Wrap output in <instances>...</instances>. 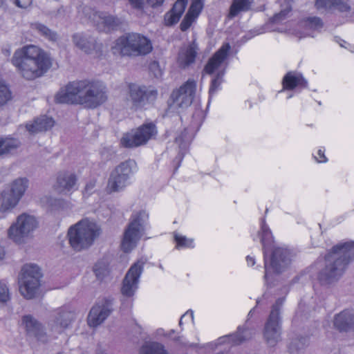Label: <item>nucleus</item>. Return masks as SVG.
Returning a JSON list of instances; mask_svg holds the SVG:
<instances>
[{"mask_svg":"<svg viewBox=\"0 0 354 354\" xmlns=\"http://www.w3.org/2000/svg\"><path fill=\"white\" fill-rule=\"evenodd\" d=\"M74 45L86 54H91L97 48V42L93 37L84 32H76L72 35Z\"/></svg>","mask_w":354,"mask_h":354,"instance_id":"nucleus-25","label":"nucleus"},{"mask_svg":"<svg viewBox=\"0 0 354 354\" xmlns=\"http://www.w3.org/2000/svg\"><path fill=\"white\" fill-rule=\"evenodd\" d=\"M196 55V45L193 42L187 47L185 52L179 53L178 62L183 66H188L195 62Z\"/></svg>","mask_w":354,"mask_h":354,"instance_id":"nucleus-32","label":"nucleus"},{"mask_svg":"<svg viewBox=\"0 0 354 354\" xmlns=\"http://www.w3.org/2000/svg\"><path fill=\"white\" fill-rule=\"evenodd\" d=\"M75 314L66 306L58 308L54 315V324L59 327L62 330L68 328L75 320Z\"/></svg>","mask_w":354,"mask_h":354,"instance_id":"nucleus-27","label":"nucleus"},{"mask_svg":"<svg viewBox=\"0 0 354 354\" xmlns=\"http://www.w3.org/2000/svg\"><path fill=\"white\" fill-rule=\"evenodd\" d=\"M180 338L181 337L180 336L176 337L174 338V341L179 343V344L180 346H182L183 347H185V348H196L197 346L196 344H194V343L189 344L188 342H181Z\"/></svg>","mask_w":354,"mask_h":354,"instance_id":"nucleus-53","label":"nucleus"},{"mask_svg":"<svg viewBox=\"0 0 354 354\" xmlns=\"http://www.w3.org/2000/svg\"><path fill=\"white\" fill-rule=\"evenodd\" d=\"M189 315L192 320L194 319V313L192 310H188L183 315L181 316L180 320H179V326H181L183 325V319Z\"/></svg>","mask_w":354,"mask_h":354,"instance_id":"nucleus-58","label":"nucleus"},{"mask_svg":"<svg viewBox=\"0 0 354 354\" xmlns=\"http://www.w3.org/2000/svg\"><path fill=\"white\" fill-rule=\"evenodd\" d=\"M129 100L132 108L137 110L142 109L147 104L153 102L158 97V91L149 88L145 85L129 83L127 86Z\"/></svg>","mask_w":354,"mask_h":354,"instance_id":"nucleus-13","label":"nucleus"},{"mask_svg":"<svg viewBox=\"0 0 354 354\" xmlns=\"http://www.w3.org/2000/svg\"><path fill=\"white\" fill-rule=\"evenodd\" d=\"M333 325L339 332H348L354 329V312L344 309L334 317Z\"/></svg>","mask_w":354,"mask_h":354,"instance_id":"nucleus-23","label":"nucleus"},{"mask_svg":"<svg viewBox=\"0 0 354 354\" xmlns=\"http://www.w3.org/2000/svg\"><path fill=\"white\" fill-rule=\"evenodd\" d=\"M310 344V336H298L292 338L288 348L291 353L299 352L300 350L304 349L308 346Z\"/></svg>","mask_w":354,"mask_h":354,"instance_id":"nucleus-36","label":"nucleus"},{"mask_svg":"<svg viewBox=\"0 0 354 354\" xmlns=\"http://www.w3.org/2000/svg\"><path fill=\"white\" fill-rule=\"evenodd\" d=\"M140 354H168V353L162 344L151 342L142 346Z\"/></svg>","mask_w":354,"mask_h":354,"instance_id":"nucleus-33","label":"nucleus"},{"mask_svg":"<svg viewBox=\"0 0 354 354\" xmlns=\"http://www.w3.org/2000/svg\"><path fill=\"white\" fill-rule=\"evenodd\" d=\"M287 17L284 16L283 13L281 11L278 13L274 14L272 17L270 18L269 21L271 24H278L284 21Z\"/></svg>","mask_w":354,"mask_h":354,"instance_id":"nucleus-50","label":"nucleus"},{"mask_svg":"<svg viewBox=\"0 0 354 354\" xmlns=\"http://www.w3.org/2000/svg\"><path fill=\"white\" fill-rule=\"evenodd\" d=\"M144 264L143 261H138L131 266L122 280L120 290L122 295L127 297L134 295L138 288L139 278L143 272Z\"/></svg>","mask_w":354,"mask_h":354,"instance_id":"nucleus-15","label":"nucleus"},{"mask_svg":"<svg viewBox=\"0 0 354 354\" xmlns=\"http://www.w3.org/2000/svg\"><path fill=\"white\" fill-rule=\"evenodd\" d=\"M149 221V214L142 209L131 214L121 243L124 252H131L143 235Z\"/></svg>","mask_w":354,"mask_h":354,"instance_id":"nucleus-6","label":"nucleus"},{"mask_svg":"<svg viewBox=\"0 0 354 354\" xmlns=\"http://www.w3.org/2000/svg\"><path fill=\"white\" fill-rule=\"evenodd\" d=\"M149 69L152 72L156 77L161 75V70L160 68L159 62L158 61H152L149 66Z\"/></svg>","mask_w":354,"mask_h":354,"instance_id":"nucleus-49","label":"nucleus"},{"mask_svg":"<svg viewBox=\"0 0 354 354\" xmlns=\"http://www.w3.org/2000/svg\"><path fill=\"white\" fill-rule=\"evenodd\" d=\"M133 8L136 9H142L145 3H147V0H129Z\"/></svg>","mask_w":354,"mask_h":354,"instance_id":"nucleus-52","label":"nucleus"},{"mask_svg":"<svg viewBox=\"0 0 354 354\" xmlns=\"http://www.w3.org/2000/svg\"><path fill=\"white\" fill-rule=\"evenodd\" d=\"M100 234V229L91 222L80 221L71 226L67 237L71 247L76 252L88 249Z\"/></svg>","mask_w":354,"mask_h":354,"instance_id":"nucleus-4","label":"nucleus"},{"mask_svg":"<svg viewBox=\"0 0 354 354\" xmlns=\"http://www.w3.org/2000/svg\"><path fill=\"white\" fill-rule=\"evenodd\" d=\"M29 181L27 178H18L12 181L9 190L2 192L0 197V218L12 210L19 203L28 187Z\"/></svg>","mask_w":354,"mask_h":354,"instance_id":"nucleus-10","label":"nucleus"},{"mask_svg":"<svg viewBox=\"0 0 354 354\" xmlns=\"http://www.w3.org/2000/svg\"><path fill=\"white\" fill-rule=\"evenodd\" d=\"M21 326H24L26 335L34 337L37 342L43 344L48 342V335L44 325L33 315L28 314L21 317Z\"/></svg>","mask_w":354,"mask_h":354,"instance_id":"nucleus-17","label":"nucleus"},{"mask_svg":"<svg viewBox=\"0 0 354 354\" xmlns=\"http://www.w3.org/2000/svg\"><path fill=\"white\" fill-rule=\"evenodd\" d=\"M175 333V330L174 329H171L170 331H169V334H174Z\"/></svg>","mask_w":354,"mask_h":354,"instance_id":"nucleus-63","label":"nucleus"},{"mask_svg":"<svg viewBox=\"0 0 354 354\" xmlns=\"http://www.w3.org/2000/svg\"><path fill=\"white\" fill-rule=\"evenodd\" d=\"M353 261L354 241L333 245L324 256V266L317 272L320 285L328 286L338 281Z\"/></svg>","mask_w":354,"mask_h":354,"instance_id":"nucleus-3","label":"nucleus"},{"mask_svg":"<svg viewBox=\"0 0 354 354\" xmlns=\"http://www.w3.org/2000/svg\"><path fill=\"white\" fill-rule=\"evenodd\" d=\"M6 256V250L5 248L0 245V261H3Z\"/></svg>","mask_w":354,"mask_h":354,"instance_id":"nucleus-60","label":"nucleus"},{"mask_svg":"<svg viewBox=\"0 0 354 354\" xmlns=\"http://www.w3.org/2000/svg\"><path fill=\"white\" fill-rule=\"evenodd\" d=\"M192 139L193 137L187 128H185L176 137L175 142L178 145L180 151L172 161V165L174 167V174H175L180 167L181 162Z\"/></svg>","mask_w":354,"mask_h":354,"instance_id":"nucleus-20","label":"nucleus"},{"mask_svg":"<svg viewBox=\"0 0 354 354\" xmlns=\"http://www.w3.org/2000/svg\"><path fill=\"white\" fill-rule=\"evenodd\" d=\"M15 4L21 8H26L32 4L33 0H13Z\"/></svg>","mask_w":354,"mask_h":354,"instance_id":"nucleus-51","label":"nucleus"},{"mask_svg":"<svg viewBox=\"0 0 354 354\" xmlns=\"http://www.w3.org/2000/svg\"><path fill=\"white\" fill-rule=\"evenodd\" d=\"M337 10L340 12H347L351 10V6L343 0H335L333 10Z\"/></svg>","mask_w":354,"mask_h":354,"instance_id":"nucleus-47","label":"nucleus"},{"mask_svg":"<svg viewBox=\"0 0 354 354\" xmlns=\"http://www.w3.org/2000/svg\"><path fill=\"white\" fill-rule=\"evenodd\" d=\"M37 226L38 222L35 216L21 214L8 228V236L17 244L23 243Z\"/></svg>","mask_w":354,"mask_h":354,"instance_id":"nucleus-11","label":"nucleus"},{"mask_svg":"<svg viewBox=\"0 0 354 354\" xmlns=\"http://www.w3.org/2000/svg\"><path fill=\"white\" fill-rule=\"evenodd\" d=\"M292 6L289 2H286L285 8H282L281 10V12L283 13L284 16L286 17H288L289 14L292 12Z\"/></svg>","mask_w":354,"mask_h":354,"instance_id":"nucleus-56","label":"nucleus"},{"mask_svg":"<svg viewBox=\"0 0 354 354\" xmlns=\"http://www.w3.org/2000/svg\"><path fill=\"white\" fill-rule=\"evenodd\" d=\"M79 104L88 109H95L108 99L106 86L97 80H79Z\"/></svg>","mask_w":354,"mask_h":354,"instance_id":"nucleus-7","label":"nucleus"},{"mask_svg":"<svg viewBox=\"0 0 354 354\" xmlns=\"http://www.w3.org/2000/svg\"><path fill=\"white\" fill-rule=\"evenodd\" d=\"M12 98V93L9 87L0 84V107L6 104Z\"/></svg>","mask_w":354,"mask_h":354,"instance_id":"nucleus-41","label":"nucleus"},{"mask_svg":"<svg viewBox=\"0 0 354 354\" xmlns=\"http://www.w3.org/2000/svg\"><path fill=\"white\" fill-rule=\"evenodd\" d=\"M246 261H247L248 265L251 266H252L255 264L254 257L249 256V255L246 257Z\"/></svg>","mask_w":354,"mask_h":354,"instance_id":"nucleus-59","label":"nucleus"},{"mask_svg":"<svg viewBox=\"0 0 354 354\" xmlns=\"http://www.w3.org/2000/svg\"><path fill=\"white\" fill-rule=\"evenodd\" d=\"M255 308H256V307H254V308H253L252 309H251V310H250V312L248 313V319H249L250 317H252L253 313H254V310H255Z\"/></svg>","mask_w":354,"mask_h":354,"instance_id":"nucleus-62","label":"nucleus"},{"mask_svg":"<svg viewBox=\"0 0 354 354\" xmlns=\"http://www.w3.org/2000/svg\"><path fill=\"white\" fill-rule=\"evenodd\" d=\"M113 48L122 56L131 57L146 55L151 52L153 47L148 37L139 33L128 32L115 40Z\"/></svg>","mask_w":354,"mask_h":354,"instance_id":"nucleus-5","label":"nucleus"},{"mask_svg":"<svg viewBox=\"0 0 354 354\" xmlns=\"http://www.w3.org/2000/svg\"><path fill=\"white\" fill-rule=\"evenodd\" d=\"M54 124L55 121L52 118L42 115L40 118L35 119L32 123L26 124V128L30 133H36L48 131L54 126Z\"/></svg>","mask_w":354,"mask_h":354,"instance_id":"nucleus-29","label":"nucleus"},{"mask_svg":"<svg viewBox=\"0 0 354 354\" xmlns=\"http://www.w3.org/2000/svg\"><path fill=\"white\" fill-rule=\"evenodd\" d=\"M95 187V183L94 181L90 180L86 183V186L84 187V192L88 194H91Z\"/></svg>","mask_w":354,"mask_h":354,"instance_id":"nucleus-54","label":"nucleus"},{"mask_svg":"<svg viewBox=\"0 0 354 354\" xmlns=\"http://www.w3.org/2000/svg\"><path fill=\"white\" fill-rule=\"evenodd\" d=\"M224 75L225 70L219 71L212 80L209 88V97H211L220 88L221 84L223 82Z\"/></svg>","mask_w":354,"mask_h":354,"instance_id":"nucleus-37","label":"nucleus"},{"mask_svg":"<svg viewBox=\"0 0 354 354\" xmlns=\"http://www.w3.org/2000/svg\"><path fill=\"white\" fill-rule=\"evenodd\" d=\"M261 227L258 236L262 245L264 261V280L268 288L276 286V276L283 273L291 263V253L289 250L277 247L274 244L271 230L266 222L265 217L261 218Z\"/></svg>","mask_w":354,"mask_h":354,"instance_id":"nucleus-1","label":"nucleus"},{"mask_svg":"<svg viewBox=\"0 0 354 354\" xmlns=\"http://www.w3.org/2000/svg\"><path fill=\"white\" fill-rule=\"evenodd\" d=\"M317 155L319 156V158L315 157V158L316 159V160L318 162H327L328 159H327V158L326 157V156L324 154V151H323L322 149H319L318 151H317Z\"/></svg>","mask_w":354,"mask_h":354,"instance_id":"nucleus-55","label":"nucleus"},{"mask_svg":"<svg viewBox=\"0 0 354 354\" xmlns=\"http://www.w3.org/2000/svg\"><path fill=\"white\" fill-rule=\"evenodd\" d=\"M95 354H106V352L100 346H98L96 349Z\"/></svg>","mask_w":354,"mask_h":354,"instance_id":"nucleus-61","label":"nucleus"},{"mask_svg":"<svg viewBox=\"0 0 354 354\" xmlns=\"http://www.w3.org/2000/svg\"><path fill=\"white\" fill-rule=\"evenodd\" d=\"M77 182V177L73 172L65 170L58 172L56 178L55 189L59 193L73 191Z\"/></svg>","mask_w":354,"mask_h":354,"instance_id":"nucleus-22","label":"nucleus"},{"mask_svg":"<svg viewBox=\"0 0 354 354\" xmlns=\"http://www.w3.org/2000/svg\"><path fill=\"white\" fill-rule=\"evenodd\" d=\"M306 26L313 30H319L322 28L324 23L321 18L318 17H308L306 19Z\"/></svg>","mask_w":354,"mask_h":354,"instance_id":"nucleus-43","label":"nucleus"},{"mask_svg":"<svg viewBox=\"0 0 354 354\" xmlns=\"http://www.w3.org/2000/svg\"><path fill=\"white\" fill-rule=\"evenodd\" d=\"M32 28L45 39L50 41H57L58 39L57 33L50 29L48 27L41 23H35L32 25Z\"/></svg>","mask_w":354,"mask_h":354,"instance_id":"nucleus-35","label":"nucleus"},{"mask_svg":"<svg viewBox=\"0 0 354 354\" xmlns=\"http://www.w3.org/2000/svg\"><path fill=\"white\" fill-rule=\"evenodd\" d=\"M10 299L9 288L8 286L0 281V304H6Z\"/></svg>","mask_w":354,"mask_h":354,"instance_id":"nucleus-46","label":"nucleus"},{"mask_svg":"<svg viewBox=\"0 0 354 354\" xmlns=\"http://www.w3.org/2000/svg\"><path fill=\"white\" fill-rule=\"evenodd\" d=\"M182 15H183L179 14L175 11H172V10H170L169 11L166 12L164 16L165 25L169 27L174 26L179 21Z\"/></svg>","mask_w":354,"mask_h":354,"instance_id":"nucleus-38","label":"nucleus"},{"mask_svg":"<svg viewBox=\"0 0 354 354\" xmlns=\"http://www.w3.org/2000/svg\"><path fill=\"white\" fill-rule=\"evenodd\" d=\"M245 325L244 326H239L236 333L221 337L218 340L227 338L229 342L233 345H240L244 342L251 339L255 333L254 329L249 328Z\"/></svg>","mask_w":354,"mask_h":354,"instance_id":"nucleus-26","label":"nucleus"},{"mask_svg":"<svg viewBox=\"0 0 354 354\" xmlns=\"http://www.w3.org/2000/svg\"><path fill=\"white\" fill-rule=\"evenodd\" d=\"M21 145L18 138L8 136H0V158H3L12 153Z\"/></svg>","mask_w":354,"mask_h":354,"instance_id":"nucleus-30","label":"nucleus"},{"mask_svg":"<svg viewBox=\"0 0 354 354\" xmlns=\"http://www.w3.org/2000/svg\"><path fill=\"white\" fill-rule=\"evenodd\" d=\"M205 0H192L187 12L198 17L204 7Z\"/></svg>","mask_w":354,"mask_h":354,"instance_id":"nucleus-39","label":"nucleus"},{"mask_svg":"<svg viewBox=\"0 0 354 354\" xmlns=\"http://www.w3.org/2000/svg\"><path fill=\"white\" fill-rule=\"evenodd\" d=\"M335 0H315V7L317 10L324 9L326 10H333Z\"/></svg>","mask_w":354,"mask_h":354,"instance_id":"nucleus-45","label":"nucleus"},{"mask_svg":"<svg viewBox=\"0 0 354 354\" xmlns=\"http://www.w3.org/2000/svg\"><path fill=\"white\" fill-rule=\"evenodd\" d=\"M93 272L96 279L102 281L109 277L111 272V263L108 257H102L97 261L93 266Z\"/></svg>","mask_w":354,"mask_h":354,"instance_id":"nucleus-31","label":"nucleus"},{"mask_svg":"<svg viewBox=\"0 0 354 354\" xmlns=\"http://www.w3.org/2000/svg\"><path fill=\"white\" fill-rule=\"evenodd\" d=\"M197 18L193 16L192 15H190V13L187 12L185 15L184 16L180 24V29L182 32L187 31L192 25L193 22Z\"/></svg>","mask_w":354,"mask_h":354,"instance_id":"nucleus-42","label":"nucleus"},{"mask_svg":"<svg viewBox=\"0 0 354 354\" xmlns=\"http://www.w3.org/2000/svg\"><path fill=\"white\" fill-rule=\"evenodd\" d=\"M113 298L111 297H104L101 305H95L91 309L88 322L92 326H97L111 315L113 312Z\"/></svg>","mask_w":354,"mask_h":354,"instance_id":"nucleus-18","label":"nucleus"},{"mask_svg":"<svg viewBox=\"0 0 354 354\" xmlns=\"http://www.w3.org/2000/svg\"><path fill=\"white\" fill-rule=\"evenodd\" d=\"M283 301V298H278L275 301L264 324L263 330V339L270 347L275 346L281 339V317L280 310Z\"/></svg>","mask_w":354,"mask_h":354,"instance_id":"nucleus-9","label":"nucleus"},{"mask_svg":"<svg viewBox=\"0 0 354 354\" xmlns=\"http://www.w3.org/2000/svg\"><path fill=\"white\" fill-rule=\"evenodd\" d=\"M164 0H147V4L152 8H157L163 4Z\"/></svg>","mask_w":354,"mask_h":354,"instance_id":"nucleus-57","label":"nucleus"},{"mask_svg":"<svg viewBox=\"0 0 354 354\" xmlns=\"http://www.w3.org/2000/svg\"><path fill=\"white\" fill-rule=\"evenodd\" d=\"M217 354H225L224 352H219Z\"/></svg>","mask_w":354,"mask_h":354,"instance_id":"nucleus-64","label":"nucleus"},{"mask_svg":"<svg viewBox=\"0 0 354 354\" xmlns=\"http://www.w3.org/2000/svg\"><path fill=\"white\" fill-rule=\"evenodd\" d=\"M99 18L101 21L100 24L102 26V30L104 32L117 31L122 28V20L117 16L101 12L99 14Z\"/></svg>","mask_w":354,"mask_h":354,"instance_id":"nucleus-28","label":"nucleus"},{"mask_svg":"<svg viewBox=\"0 0 354 354\" xmlns=\"http://www.w3.org/2000/svg\"><path fill=\"white\" fill-rule=\"evenodd\" d=\"M196 93V84L194 81H187L178 89L174 90L171 99L178 108L185 109L191 106Z\"/></svg>","mask_w":354,"mask_h":354,"instance_id":"nucleus-16","label":"nucleus"},{"mask_svg":"<svg viewBox=\"0 0 354 354\" xmlns=\"http://www.w3.org/2000/svg\"><path fill=\"white\" fill-rule=\"evenodd\" d=\"M252 0H233L230 8L232 17L238 15L240 12H245L250 9Z\"/></svg>","mask_w":354,"mask_h":354,"instance_id":"nucleus-34","label":"nucleus"},{"mask_svg":"<svg viewBox=\"0 0 354 354\" xmlns=\"http://www.w3.org/2000/svg\"><path fill=\"white\" fill-rule=\"evenodd\" d=\"M50 53L35 45H27L15 50L12 64L21 75L27 80L43 76L53 66Z\"/></svg>","mask_w":354,"mask_h":354,"instance_id":"nucleus-2","label":"nucleus"},{"mask_svg":"<svg viewBox=\"0 0 354 354\" xmlns=\"http://www.w3.org/2000/svg\"><path fill=\"white\" fill-rule=\"evenodd\" d=\"M187 4V0H177L173 5L171 10L183 15Z\"/></svg>","mask_w":354,"mask_h":354,"instance_id":"nucleus-48","label":"nucleus"},{"mask_svg":"<svg viewBox=\"0 0 354 354\" xmlns=\"http://www.w3.org/2000/svg\"><path fill=\"white\" fill-rule=\"evenodd\" d=\"M174 239L176 242V248H193L194 247V241L192 239H187L185 236L175 234Z\"/></svg>","mask_w":354,"mask_h":354,"instance_id":"nucleus-40","label":"nucleus"},{"mask_svg":"<svg viewBox=\"0 0 354 354\" xmlns=\"http://www.w3.org/2000/svg\"><path fill=\"white\" fill-rule=\"evenodd\" d=\"M136 170L137 163L135 160L129 158L121 162L110 173L106 187V192L111 194L124 191Z\"/></svg>","mask_w":354,"mask_h":354,"instance_id":"nucleus-8","label":"nucleus"},{"mask_svg":"<svg viewBox=\"0 0 354 354\" xmlns=\"http://www.w3.org/2000/svg\"><path fill=\"white\" fill-rule=\"evenodd\" d=\"M23 276L21 279L19 290L26 299H30L35 297L41 285V278L43 274L40 268L35 264L24 266Z\"/></svg>","mask_w":354,"mask_h":354,"instance_id":"nucleus-12","label":"nucleus"},{"mask_svg":"<svg viewBox=\"0 0 354 354\" xmlns=\"http://www.w3.org/2000/svg\"><path fill=\"white\" fill-rule=\"evenodd\" d=\"M79 81L68 82L64 88L55 94L54 102L56 104H79L80 84Z\"/></svg>","mask_w":354,"mask_h":354,"instance_id":"nucleus-19","label":"nucleus"},{"mask_svg":"<svg viewBox=\"0 0 354 354\" xmlns=\"http://www.w3.org/2000/svg\"><path fill=\"white\" fill-rule=\"evenodd\" d=\"M231 46L229 43H224L220 48L209 59L204 66L203 72L208 75H212L221 64L227 58Z\"/></svg>","mask_w":354,"mask_h":354,"instance_id":"nucleus-21","label":"nucleus"},{"mask_svg":"<svg viewBox=\"0 0 354 354\" xmlns=\"http://www.w3.org/2000/svg\"><path fill=\"white\" fill-rule=\"evenodd\" d=\"M157 134V128L154 123L149 122L139 127L133 134L126 133L120 144L125 148H133L145 145L153 136Z\"/></svg>","mask_w":354,"mask_h":354,"instance_id":"nucleus-14","label":"nucleus"},{"mask_svg":"<svg viewBox=\"0 0 354 354\" xmlns=\"http://www.w3.org/2000/svg\"><path fill=\"white\" fill-rule=\"evenodd\" d=\"M47 204L51 210H59L64 207L65 201L62 198H50L47 201Z\"/></svg>","mask_w":354,"mask_h":354,"instance_id":"nucleus-44","label":"nucleus"},{"mask_svg":"<svg viewBox=\"0 0 354 354\" xmlns=\"http://www.w3.org/2000/svg\"><path fill=\"white\" fill-rule=\"evenodd\" d=\"M282 85L283 88L287 91H292L296 88L303 89L308 87V82L302 73L296 71H291L283 76Z\"/></svg>","mask_w":354,"mask_h":354,"instance_id":"nucleus-24","label":"nucleus"}]
</instances>
